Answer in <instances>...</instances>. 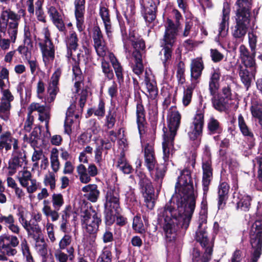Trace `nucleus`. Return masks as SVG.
<instances>
[{
	"label": "nucleus",
	"instance_id": "f257e3e1",
	"mask_svg": "<svg viewBox=\"0 0 262 262\" xmlns=\"http://www.w3.org/2000/svg\"><path fill=\"white\" fill-rule=\"evenodd\" d=\"M176 193L173 205L166 204L158 212L159 220L164 221L162 228L167 242L175 239L179 228H188L195 207L197 192L194 189L189 170L181 171L176 185Z\"/></svg>",
	"mask_w": 262,
	"mask_h": 262
},
{
	"label": "nucleus",
	"instance_id": "f03ea898",
	"mask_svg": "<svg viewBox=\"0 0 262 262\" xmlns=\"http://www.w3.org/2000/svg\"><path fill=\"white\" fill-rule=\"evenodd\" d=\"M20 15L10 10L3 11L0 15V48L9 49L11 42L16 41Z\"/></svg>",
	"mask_w": 262,
	"mask_h": 262
},
{
	"label": "nucleus",
	"instance_id": "7ed1b4c3",
	"mask_svg": "<svg viewBox=\"0 0 262 262\" xmlns=\"http://www.w3.org/2000/svg\"><path fill=\"white\" fill-rule=\"evenodd\" d=\"M119 189L117 186L111 187L105 195V219L107 225H112L116 218V223L123 226L126 223V219L119 215L120 211Z\"/></svg>",
	"mask_w": 262,
	"mask_h": 262
},
{
	"label": "nucleus",
	"instance_id": "20e7f679",
	"mask_svg": "<svg viewBox=\"0 0 262 262\" xmlns=\"http://www.w3.org/2000/svg\"><path fill=\"white\" fill-rule=\"evenodd\" d=\"M181 115L174 106H171L167 115L168 126L169 132L164 134L162 142L163 159L165 162L168 161L170 150L173 145L174 138L180 126Z\"/></svg>",
	"mask_w": 262,
	"mask_h": 262
},
{
	"label": "nucleus",
	"instance_id": "39448f33",
	"mask_svg": "<svg viewBox=\"0 0 262 262\" xmlns=\"http://www.w3.org/2000/svg\"><path fill=\"white\" fill-rule=\"evenodd\" d=\"M237 5L239 8L236 10V25L232 29V35L237 40L243 41L250 22V12L247 11L250 4L239 1Z\"/></svg>",
	"mask_w": 262,
	"mask_h": 262
},
{
	"label": "nucleus",
	"instance_id": "423d86ee",
	"mask_svg": "<svg viewBox=\"0 0 262 262\" xmlns=\"http://www.w3.org/2000/svg\"><path fill=\"white\" fill-rule=\"evenodd\" d=\"M145 165L149 171L154 181L157 184V191L161 188L163 179L165 176L166 167L165 165H158L155 157L153 147L149 145L144 149Z\"/></svg>",
	"mask_w": 262,
	"mask_h": 262
},
{
	"label": "nucleus",
	"instance_id": "0eeeda50",
	"mask_svg": "<svg viewBox=\"0 0 262 262\" xmlns=\"http://www.w3.org/2000/svg\"><path fill=\"white\" fill-rule=\"evenodd\" d=\"M128 39L135 49L132 56L128 58L129 64L133 72L139 76L142 74L144 70L140 50L144 49L145 43L142 39L140 38L138 34L134 31L129 33Z\"/></svg>",
	"mask_w": 262,
	"mask_h": 262
},
{
	"label": "nucleus",
	"instance_id": "6e6552de",
	"mask_svg": "<svg viewBox=\"0 0 262 262\" xmlns=\"http://www.w3.org/2000/svg\"><path fill=\"white\" fill-rule=\"evenodd\" d=\"M165 34L162 40L163 49L160 52L165 68L169 64L172 55V48L176 40L178 31L173 21L168 19L165 26Z\"/></svg>",
	"mask_w": 262,
	"mask_h": 262
},
{
	"label": "nucleus",
	"instance_id": "1a4fd4ad",
	"mask_svg": "<svg viewBox=\"0 0 262 262\" xmlns=\"http://www.w3.org/2000/svg\"><path fill=\"white\" fill-rule=\"evenodd\" d=\"M251 258L250 262H257L261 254L262 221H256L250 231Z\"/></svg>",
	"mask_w": 262,
	"mask_h": 262
},
{
	"label": "nucleus",
	"instance_id": "9d476101",
	"mask_svg": "<svg viewBox=\"0 0 262 262\" xmlns=\"http://www.w3.org/2000/svg\"><path fill=\"white\" fill-rule=\"evenodd\" d=\"M80 217L82 227L90 234L96 233L101 220L96 211L91 207H84L81 209Z\"/></svg>",
	"mask_w": 262,
	"mask_h": 262
},
{
	"label": "nucleus",
	"instance_id": "9b49d317",
	"mask_svg": "<svg viewBox=\"0 0 262 262\" xmlns=\"http://www.w3.org/2000/svg\"><path fill=\"white\" fill-rule=\"evenodd\" d=\"M45 39L39 43L45 66H50L55 58L54 46L50 39V33L47 28L43 29Z\"/></svg>",
	"mask_w": 262,
	"mask_h": 262
},
{
	"label": "nucleus",
	"instance_id": "f8f14e48",
	"mask_svg": "<svg viewBox=\"0 0 262 262\" xmlns=\"http://www.w3.org/2000/svg\"><path fill=\"white\" fill-rule=\"evenodd\" d=\"M139 184L145 205L149 209H152L155 206V195L154 188L150 181L144 177L140 179Z\"/></svg>",
	"mask_w": 262,
	"mask_h": 262
},
{
	"label": "nucleus",
	"instance_id": "ddd939ff",
	"mask_svg": "<svg viewBox=\"0 0 262 262\" xmlns=\"http://www.w3.org/2000/svg\"><path fill=\"white\" fill-rule=\"evenodd\" d=\"M18 238L14 235L3 234L0 235V253L8 256H14L17 252L15 247L18 246Z\"/></svg>",
	"mask_w": 262,
	"mask_h": 262
},
{
	"label": "nucleus",
	"instance_id": "4468645a",
	"mask_svg": "<svg viewBox=\"0 0 262 262\" xmlns=\"http://www.w3.org/2000/svg\"><path fill=\"white\" fill-rule=\"evenodd\" d=\"M204 116L203 110H198L196 112L188 132L191 140H196L201 136L204 126Z\"/></svg>",
	"mask_w": 262,
	"mask_h": 262
},
{
	"label": "nucleus",
	"instance_id": "2eb2a0df",
	"mask_svg": "<svg viewBox=\"0 0 262 262\" xmlns=\"http://www.w3.org/2000/svg\"><path fill=\"white\" fill-rule=\"evenodd\" d=\"M92 38L94 41V47L97 55L104 57L106 55L107 48L103 34L98 26L94 27Z\"/></svg>",
	"mask_w": 262,
	"mask_h": 262
},
{
	"label": "nucleus",
	"instance_id": "dca6fc26",
	"mask_svg": "<svg viewBox=\"0 0 262 262\" xmlns=\"http://www.w3.org/2000/svg\"><path fill=\"white\" fill-rule=\"evenodd\" d=\"M61 74V70L57 69L51 78L47 89V94L45 97V103L47 104L53 102L56 98V95L59 91L58 84Z\"/></svg>",
	"mask_w": 262,
	"mask_h": 262
},
{
	"label": "nucleus",
	"instance_id": "f3484780",
	"mask_svg": "<svg viewBox=\"0 0 262 262\" xmlns=\"http://www.w3.org/2000/svg\"><path fill=\"white\" fill-rule=\"evenodd\" d=\"M13 147V152L16 154L19 149L18 139L15 138L10 131H6L0 135V149L6 151Z\"/></svg>",
	"mask_w": 262,
	"mask_h": 262
},
{
	"label": "nucleus",
	"instance_id": "a211bd4d",
	"mask_svg": "<svg viewBox=\"0 0 262 262\" xmlns=\"http://www.w3.org/2000/svg\"><path fill=\"white\" fill-rule=\"evenodd\" d=\"M230 7L229 4L225 2L223 4L222 20L219 24L218 38H225L228 34Z\"/></svg>",
	"mask_w": 262,
	"mask_h": 262
},
{
	"label": "nucleus",
	"instance_id": "6ab92c4d",
	"mask_svg": "<svg viewBox=\"0 0 262 262\" xmlns=\"http://www.w3.org/2000/svg\"><path fill=\"white\" fill-rule=\"evenodd\" d=\"M160 3L159 0H148L145 5L144 18L147 25L151 27L152 23L156 18L157 6Z\"/></svg>",
	"mask_w": 262,
	"mask_h": 262
},
{
	"label": "nucleus",
	"instance_id": "aec40b11",
	"mask_svg": "<svg viewBox=\"0 0 262 262\" xmlns=\"http://www.w3.org/2000/svg\"><path fill=\"white\" fill-rule=\"evenodd\" d=\"M74 6L76 27L79 32H82L85 29V25L84 24L85 0H75Z\"/></svg>",
	"mask_w": 262,
	"mask_h": 262
},
{
	"label": "nucleus",
	"instance_id": "412c9836",
	"mask_svg": "<svg viewBox=\"0 0 262 262\" xmlns=\"http://www.w3.org/2000/svg\"><path fill=\"white\" fill-rule=\"evenodd\" d=\"M203 169V186L204 193L208 190L209 185L212 177V169L211 162L208 158L206 161L203 160L202 163Z\"/></svg>",
	"mask_w": 262,
	"mask_h": 262
},
{
	"label": "nucleus",
	"instance_id": "4be33fe9",
	"mask_svg": "<svg viewBox=\"0 0 262 262\" xmlns=\"http://www.w3.org/2000/svg\"><path fill=\"white\" fill-rule=\"evenodd\" d=\"M190 68L191 84L197 85L204 69L203 61L198 58L192 60Z\"/></svg>",
	"mask_w": 262,
	"mask_h": 262
},
{
	"label": "nucleus",
	"instance_id": "5701e85b",
	"mask_svg": "<svg viewBox=\"0 0 262 262\" xmlns=\"http://www.w3.org/2000/svg\"><path fill=\"white\" fill-rule=\"evenodd\" d=\"M13 154V157L9 161L8 163V174L10 176L13 175L17 169L23 165L26 161V156L21 152H17Z\"/></svg>",
	"mask_w": 262,
	"mask_h": 262
},
{
	"label": "nucleus",
	"instance_id": "b1692460",
	"mask_svg": "<svg viewBox=\"0 0 262 262\" xmlns=\"http://www.w3.org/2000/svg\"><path fill=\"white\" fill-rule=\"evenodd\" d=\"M145 75L144 82L147 91L146 95L150 99L154 100L158 94L156 82L154 76L151 74L149 75L147 71L145 72Z\"/></svg>",
	"mask_w": 262,
	"mask_h": 262
},
{
	"label": "nucleus",
	"instance_id": "393cba45",
	"mask_svg": "<svg viewBox=\"0 0 262 262\" xmlns=\"http://www.w3.org/2000/svg\"><path fill=\"white\" fill-rule=\"evenodd\" d=\"M212 104L216 110L220 112H226L234 104V102L231 98L218 97L212 99Z\"/></svg>",
	"mask_w": 262,
	"mask_h": 262
},
{
	"label": "nucleus",
	"instance_id": "a878e982",
	"mask_svg": "<svg viewBox=\"0 0 262 262\" xmlns=\"http://www.w3.org/2000/svg\"><path fill=\"white\" fill-rule=\"evenodd\" d=\"M42 220V214L39 212H33L31 215V220L29 221L30 224V228L29 230H26L28 235H34V234L39 235L41 233V229L38 225V223Z\"/></svg>",
	"mask_w": 262,
	"mask_h": 262
},
{
	"label": "nucleus",
	"instance_id": "bb28decb",
	"mask_svg": "<svg viewBox=\"0 0 262 262\" xmlns=\"http://www.w3.org/2000/svg\"><path fill=\"white\" fill-rule=\"evenodd\" d=\"M48 14L53 23L60 32H65L66 27L62 19V16L57 10L53 6H51L48 9Z\"/></svg>",
	"mask_w": 262,
	"mask_h": 262
},
{
	"label": "nucleus",
	"instance_id": "cd10ccee",
	"mask_svg": "<svg viewBox=\"0 0 262 262\" xmlns=\"http://www.w3.org/2000/svg\"><path fill=\"white\" fill-rule=\"evenodd\" d=\"M84 196L90 201L96 202L100 195V191L96 184H88L82 188Z\"/></svg>",
	"mask_w": 262,
	"mask_h": 262
},
{
	"label": "nucleus",
	"instance_id": "c85d7f7f",
	"mask_svg": "<svg viewBox=\"0 0 262 262\" xmlns=\"http://www.w3.org/2000/svg\"><path fill=\"white\" fill-rule=\"evenodd\" d=\"M229 186L226 182L221 183L218 187V207L222 209L228 198Z\"/></svg>",
	"mask_w": 262,
	"mask_h": 262
},
{
	"label": "nucleus",
	"instance_id": "c756f323",
	"mask_svg": "<svg viewBox=\"0 0 262 262\" xmlns=\"http://www.w3.org/2000/svg\"><path fill=\"white\" fill-rule=\"evenodd\" d=\"M108 58L114 69L118 82L120 84H121L124 82L123 68L113 53H109Z\"/></svg>",
	"mask_w": 262,
	"mask_h": 262
},
{
	"label": "nucleus",
	"instance_id": "7c9ffc66",
	"mask_svg": "<svg viewBox=\"0 0 262 262\" xmlns=\"http://www.w3.org/2000/svg\"><path fill=\"white\" fill-rule=\"evenodd\" d=\"M137 123L139 133L140 136L144 133V125L145 123V112L143 105L138 102L136 106Z\"/></svg>",
	"mask_w": 262,
	"mask_h": 262
},
{
	"label": "nucleus",
	"instance_id": "2f4dec72",
	"mask_svg": "<svg viewBox=\"0 0 262 262\" xmlns=\"http://www.w3.org/2000/svg\"><path fill=\"white\" fill-rule=\"evenodd\" d=\"M205 248V251L203 255H201L198 249H193L192 254V262H208L209 261L212 252V247L209 246Z\"/></svg>",
	"mask_w": 262,
	"mask_h": 262
},
{
	"label": "nucleus",
	"instance_id": "473e14b6",
	"mask_svg": "<svg viewBox=\"0 0 262 262\" xmlns=\"http://www.w3.org/2000/svg\"><path fill=\"white\" fill-rule=\"evenodd\" d=\"M255 72L256 70L255 69L251 70V71H249L246 68L240 67L239 75L241 81L246 86L247 89H248L250 86L252 80L254 77Z\"/></svg>",
	"mask_w": 262,
	"mask_h": 262
},
{
	"label": "nucleus",
	"instance_id": "72a5a7b5",
	"mask_svg": "<svg viewBox=\"0 0 262 262\" xmlns=\"http://www.w3.org/2000/svg\"><path fill=\"white\" fill-rule=\"evenodd\" d=\"M238 123L241 132L242 134L250 140V145H254V135L247 125L243 116L240 114L238 116Z\"/></svg>",
	"mask_w": 262,
	"mask_h": 262
},
{
	"label": "nucleus",
	"instance_id": "f704fd0d",
	"mask_svg": "<svg viewBox=\"0 0 262 262\" xmlns=\"http://www.w3.org/2000/svg\"><path fill=\"white\" fill-rule=\"evenodd\" d=\"M237 208L245 211H248L250 208L251 198L250 195L246 194L244 192H239L237 194Z\"/></svg>",
	"mask_w": 262,
	"mask_h": 262
},
{
	"label": "nucleus",
	"instance_id": "c9c22d12",
	"mask_svg": "<svg viewBox=\"0 0 262 262\" xmlns=\"http://www.w3.org/2000/svg\"><path fill=\"white\" fill-rule=\"evenodd\" d=\"M99 13L104 23L106 34L110 38L112 36V29L108 10L105 7H100Z\"/></svg>",
	"mask_w": 262,
	"mask_h": 262
},
{
	"label": "nucleus",
	"instance_id": "e433bc0d",
	"mask_svg": "<svg viewBox=\"0 0 262 262\" xmlns=\"http://www.w3.org/2000/svg\"><path fill=\"white\" fill-rule=\"evenodd\" d=\"M195 239L199 242L203 248H207L209 246L211 247L208 238V234L206 231V228H198L196 231Z\"/></svg>",
	"mask_w": 262,
	"mask_h": 262
},
{
	"label": "nucleus",
	"instance_id": "4c0bfd02",
	"mask_svg": "<svg viewBox=\"0 0 262 262\" xmlns=\"http://www.w3.org/2000/svg\"><path fill=\"white\" fill-rule=\"evenodd\" d=\"M67 252L68 254L64 253L59 248L56 250L54 255L57 260L59 262H67L69 257L70 259L72 260L74 257V249L71 246L67 249Z\"/></svg>",
	"mask_w": 262,
	"mask_h": 262
},
{
	"label": "nucleus",
	"instance_id": "58836bf2",
	"mask_svg": "<svg viewBox=\"0 0 262 262\" xmlns=\"http://www.w3.org/2000/svg\"><path fill=\"white\" fill-rule=\"evenodd\" d=\"M50 160L52 171L54 172H57L60 167V163L59 159V151L56 148H53L51 149Z\"/></svg>",
	"mask_w": 262,
	"mask_h": 262
},
{
	"label": "nucleus",
	"instance_id": "ea45409f",
	"mask_svg": "<svg viewBox=\"0 0 262 262\" xmlns=\"http://www.w3.org/2000/svg\"><path fill=\"white\" fill-rule=\"evenodd\" d=\"M250 110L252 116L258 119L262 128V103L257 101L253 102Z\"/></svg>",
	"mask_w": 262,
	"mask_h": 262
},
{
	"label": "nucleus",
	"instance_id": "a19ab883",
	"mask_svg": "<svg viewBox=\"0 0 262 262\" xmlns=\"http://www.w3.org/2000/svg\"><path fill=\"white\" fill-rule=\"evenodd\" d=\"M17 178L22 187L27 186V184L33 179L31 172L25 169L18 172Z\"/></svg>",
	"mask_w": 262,
	"mask_h": 262
},
{
	"label": "nucleus",
	"instance_id": "79ce46f5",
	"mask_svg": "<svg viewBox=\"0 0 262 262\" xmlns=\"http://www.w3.org/2000/svg\"><path fill=\"white\" fill-rule=\"evenodd\" d=\"M76 171L79 180L82 183L87 184L91 181V179L90 178L87 169L84 165L82 164L78 165L76 167Z\"/></svg>",
	"mask_w": 262,
	"mask_h": 262
},
{
	"label": "nucleus",
	"instance_id": "37998d69",
	"mask_svg": "<svg viewBox=\"0 0 262 262\" xmlns=\"http://www.w3.org/2000/svg\"><path fill=\"white\" fill-rule=\"evenodd\" d=\"M198 33V27L194 25L191 21H186L185 23V29L183 33L184 37L190 36L195 37Z\"/></svg>",
	"mask_w": 262,
	"mask_h": 262
},
{
	"label": "nucleus",
	"instance_id": "c03bdc74",
	"mask_svg": "<svg viewBox=\"0 0 262 262\" xmlns=\"http://www.w3.org/2000/svg\"><path fill=\"white\" fill-rule=\"evenodd\" d=\"M66 44L68 48L75 50L78 47V38L74 31H71L66 38Z\"/></svg>",
	"mask_w": 262,
	"mask_h": 262
},
{
	"label": "nucleus",
	"instance_id": "a18cd8bd",
	"mask_svg": "<svg viewBox=\"0 0 262 262\" xmlns=\"http://www.w3.org/2000/svg\"><path fill=\"white\" fill-rule=\"evenodd\" d=\"M27 211L25 209L23 208H18L17 215L18 217V221L25 230H29L31 228L29 221L27 220Z\"/></svg>",
	"mask_w": 262,
	"mask_h": 262
},
{
	"label": "nucleus",
	"instance_id": "49530a36",
	"mask_svg": "<svg viewBox=\"0 0 262 262\" xmlns=\"http://www.w3.org/2000/svg\"><path fill=\"white\" fill-rule=\"evenodd\" d=\"M11 108V103L0 100V118L7 121L9 118Z\"/></svg>",
	"mask_w": 262,
	"mask_h": 262
},
{
	"label": "nucleus",
	"instance_id": "de8ad7c7",
	"mask_svg": "<svg viewBox=\"0 0 262 262\" xmlns=\"http://www.w3.org/2000/svg\"><path fill=\"white\" fill-rule=\"evenodd\" d=\"M101 60V67L102 71L105 78L108 80H112L114 76V72L110 63L106 61L104 57Z\"/></svg>",
	"mask_w": 262,
	"mask_h": 262
},
{
	"label": "nucleus",
	"instance_id": "09e8293b",
	"mask_svg": "<svg viewBox=\"0 0 262 262\" xmlns=\"http://www.w3.org/2000/svg\"><path fill=\"white\" fill-rule=\"evenodd\" d=\"M74 108V106H70L66 113V118L64 121V132L70 135L71 133V124L73 122V110Z\"/></svg>",
	"mask_w": 262,
	"mask_h": 262
},
{
	"label": "nucleus",
	"instance_id": "8fccbe9b",
	"mask_svg": "<svg viewBox=\"0 0 262 262\" xmlns=\"http://www.w3.org/2000/svg\"><path fill=\"white\" fill-rule=\"evenodd\" d=\"M43 0H37L35 3V14L37 19L41 22H46V15L42 10Z\"/></svg>",
	"mask_w": 262,
	"mask_h": 262
},
{
	"label": "nucleus",
	"instance_id": "3c124183",
	"mask_svg": "<svg viewBox=\"0 0 262 262\" xmlns=\"http://www.w3.org/2000/svg\"><path fill=\"white\" fill-rule=\"evenodd\" d=\"M35 249L37 252L42 257L47 254V245L43 238H37L35 242Z\"/></svg>",
	"mask_w": 262,
	"mask_h": 262
},
{
	"label": "nucleus",
	"instance_id": "603ef678",
	"mask_svg": "<svg viewBox=\"0 0 262 262\" xmlns=\"http://www.w3.org/2000/svg\"><path fill=\"white\" fill-rule=\"evenodd\" d=\"M196 85L191 84V85L184 92L182 102L184 105L187 106L191 101L192 91Z\"/></svg>",
	"mask_w": 262,
	"mask_h": 262
},
{
	"label": "nucleus",
	"instance_id": "864d4df0",
	"mask_svg": "<svg viewBox=\"0 0 262 262\" xmlns=\"http://www.w3.org/2000/svg\"><path fill=\"white\" fill-rule=\"evenodd\" d=\"M56 173L53 171H49L44 178L43 182L45 185L46 186H49L51 189H54L55 187Z\"/></svg>",
	"mask_w": 262,
	"mask_h": 262
},
{
	"label": "nucleus",
	"instance_id": "5fc2aeb1",
	"mask_svg": "<svg viewBox=\"0 0 262 262\" xmlns=\"http://www.w3.org/2000/svg\"><path fill=\"white\" fill-rule=\"evenodd\" d=\"M117 166L124 173L128 174L131 172L132 167L127 163L124 156H121L119 159Z\"/></svg>",
	"mask_w": 262,
	"mask_h": 262
},
{
	"label": "nucleus",
	"instance_id": "6e6d98bb",
	"mask_svg": "<svg viewBox=\"0 0 262 262\" xmlns=\"http://www.w3.org/2000/svg\"><path fill=\"white\" fill-rule=\"evenodd\" d=\"M52 203L54 209H60L64 204L63 195L61 193H54L52 195Z\"/></svg>",
	"mask_w": 262,
	"mask_h": 262
},
{
	"label": "nucleus",
	"instance_id": "4d7b16f0",
	"mask_svg": "<svg viewBox=\"0 0 262 262\" xmlns=\"http://www.w3.org/2000/svg\"><path fill=\"white\" fill-rule=\"evenodd\" d=\"M255 54H253L252 52L251 54L248 56L247 57H244L242 59L245 67L246 69L249 68L251 70H255V62L254 57Z\"/></svg>",
	"mask_w": 262,
	"mask_h": 262
},
{
	"label": "nucleus",
	"instance_id": "13d9d810",
	"mask_svg": "<svg viewBox=\"0 0 262 262\" xmlns=\"http://www.w3.org/2000/svg\"><path fill=\"white\" fill-rule=\"evenodd\" d=\"M72 242V236L69 234H65L59 242V248L60 250L66 249L71 244Z\"/></svg>",
	"mask_w": 262,
	"mask_h": 262
},
{
	"label": "nucleus",
	"instance_id": "bf43d9fd",
	"mask_svg": "<svg viewBox=\"0 0 262 262\" xmlns=\"http://www.w3.org/2000/svg\"><path fill=\"white\" fill-rule=\"evenodd\" d=\"M208 128L212 133H217L220 129V123L213 117H211L208 123Z\"/></svg>",
	"mask_w": 262,
	"mask_h": 262
},
{
	"label": "nucleus",
	"instance_id": "052dcab7",
	"mask_svg": "<svg viewBox=\"0 0 262 262\" xmlns=\"http://www.w3.org/2000/svg\"><path fill=\"white\" fill-rule=\"evenodd\" d=\"M133 227L137 232L142 233L144 231V225L140 217L138 216H136L134 218Z\"/></svg>",
	"mask_w": 262,
	"mask_h": 262
},
{
	"label": "nucleus",
	"instance_id": "680f3d73",
	"mask_svg": "<svg viewBox=\"0 0 262 262\" xmlns=\"http://www.w3.org/2000/svg\"><path fill=\"white\" fill-rule=\"evenodd\" d=\"M30 185L29 183L27 184V186H24L27 189V191L28 193L31 194L35 192L37 189L39 187L40 183L37 181L35 179H32L30 181Z\"/></svg>",
	"mask_w": 262,
	"mask_h": 262
},
{
	"label": "nucleus",
	"instance_id": "e2e57ef3",
	"mask_svg": "<svg viewBox=\"0 0 262 262\" xmlns=\"http://www.w3.org/2000/svg\"><path fill=\"white\" fill-rule=\"evenodd\" d=\"M60 209H52L51 208L46 210L45 212H42L46 217H50L52 222L57 221L59 217L58 211Z\"/></svg>",
	"mask_w": 262,
	"mask_h": 262
},
{
	"label": "nucleus",
	"instance_id": "0e129e2a",
	"mask_svg": "<svg viewBox=\"0 0 262 262\" xmlns=\"http://www.w3.org/2000/svg\"><path fill=\"white\" fill-rule=\"evenodd\" d=\"M185 65L181 61L178 64V69L177 71V76L180 83H183L185 81Z\"/></svg>",
	"mask_w": 262,
	"mask_h": 262
},
{
	"label": "nucleus",
	"instance_id": "69168bd1",
	"mask_svg": "<svg viewBox=\"0 0 262 262\" xmlns=\"http://www.w3.org/2000/svg\"><path fill=\"white\" fill-rule=\"evenodd\" d=\"M126 191V201L128 203L134 204L137 202V198L135 193L134 189L128 187Z\"/></svg>",
	"mask_w": 262,
	"mask_h": 262
},
{
	"label": "nucleus",
	"instance_id": "338daca9",
	"mask_svg": "<svg viewBox=\"0 0 262 262\" xmlns=\"http://www.w3.org/2000/svg\"><path fill=\"white\" fill-rule=\"evenodd\" d=\"M248 39H249V47L251 49V51L253 52V54H256V47L257 43V36L253 32L249 33L248 34Z\"/></svg>",
	"mask_w": 262,
	"mask_h": 262
},
{
	"label": "nucleus",
	"instance_id": "774afa93",
	"mask_svg": "<svg viewBox=\"0 0 262 262\" xmlns=\"http://www.w3.org/2000/svg\"><path fill=\"white\" fill-rule=\"evenodd\" d=\"M46 229L49 238L51 242L54 243L56 240L54 232V225L50 223L48 220L46 225Z\"/></svg>",
	"mask_w": 262,
	"mask_h": 262
}]
</instances>
